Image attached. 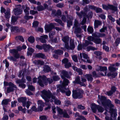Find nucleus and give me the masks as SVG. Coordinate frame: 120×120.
I'll return each instance as SVG.
<instances>
[{"instance_id":"1","label":"nucleus","mask_w":120,"mask_h":120,"mask_svg":"<svg viewBox=\"0 0 120 120\" xmlns=\"http://www.w3.org/2000/svg\"><path fill=\"white\" fill-rule=\"evenodd\" d=\"M62 74V75L61 76V77L64 79V80L62 85H59L57 86V93H58L60 91L62 93H65L66 95L69 96L70 95L71 92L68 88L66 89L65 87L68 85V83H69V81L68 79L65 78L64 77L68 79L70 78V77L68 72L66 71H63Z\"/></svg>"},{"instance_id":"2","label":"nucleus","mask_w":120,"mask_h":120,"mask_svg":"<svg viewBox=\"0 0 120 120\" xmlns=\"http://www.w3.org/2000/svg\"><path fill=\"white\" fill-rule=\"evenodd\" d=\"M86 19L83 17L81 21L79 23L78 20L76 19L74 20V26L72 28L74 29V33L75 34H80L82 32V29H83L85 31H86V26L84 25L86 22Z\"/></svg>"},{"instance_id":"3","label":"nucleus","mask_w":120,"mask_h":120,"mask_svg":"<svg viewBox=\"0 0 120 120\" xmlns=\"http://www.w3.org/2000/svg\"><path fill=\"white\" fill-rule=\"evenodd\" d=\"M41 96L42 98L47 102L50 101L51 102L53 101L52 99L55 98V96L53 95L49 90H44L41 91Z\"/></svg>"},{"instance_id":"4","label":"nucleus","mask_w":120,"mask_h":120,"mask_svg":"<svg viewBox=\"0 0 120 120\" xmlns=\"http://www.w3.org/2000/svg\"><path fill=\"white\" fill-rule=\"evenodd\" d=\"M102 105L105 107L106 110L107 111L106 107H109L110 108V112L112 113L113 111V108L114 107V105L112 103L111 101L109 100H106V98L105 97L101 96L100 98Z\"/></svg>"},{"instance_id":"5","label":"nucleus","mask_w":120,"mask_h":120,"mask_svg":"<svg viewBox=\"0 0 120 120\" xmlns=\"http://www.w3.org/2000/svg\"><path fill=\"white\" fill-rule=\"evenodd\" d=\"M38 82L39 85L41 87L44 86V84L47 85L48 82L49 84H51L53 82V79L50 78L46 79V76H40L38 78Z\"/></svg>"},{"instance_id":"6","label":"nucleus","mask_w":120,"mask_h":120,"mask_svg":"<svg viewBox=\"0 0 120 120\" xmlns=\"http://www.w3.org/2000/svg\"><path fill=\"white\" fill-rule=\"evenodd\" d=\"M83 92L81 90H73L72 91L73 97L74 99H80L82 98Z\"/></svg>"},{"instance_id":"7","label":"nucleus","mask_w":120,"mask_h":120,"mask_svg":"<svg viewBox=\"0 0 120 120\" xmlns=\"http://www.w3.org/2000/svg\"><path fill=\"white\" fill-rule=\"evenodd\" d=\"M79 59H81L84 62H87L89 63H91V61L90 60L89 57L87 54L85 53H80L79 57Z\"/></svg>"},{"instance_id":"8","label":"nucleus","mask_w":120,"mask_h":120,"mask_svg":"<svg viewBox=\"0 0 120 120\" xmlns=\"http://www.w3.org/2000/svg\"><path fill=\"white\" fill-rule=\"evenodd\" d=\"M17 50L14 49L10 50V52L15 58L18 59L19 57V55L18 53V51L21 50L22 48L18 46L17 47Z\"/></svg>"},{"instance_id":"9","label":"nucleus","mask_w":120,"mask_h":120,"mask_svg":"<svg viewBox=\"0 0 120 120\" xmlns=\"http://www.w3.org/2000/svg\"><path fill=\"white\" fill-rule=\"evenodd\" d=\"M13 11L15 15L17 16L19 15L22 14V10L21 8V5H16Z\"/></svg>"},{"instance_id":"10","label":"nucleus","mask_w":120,"mask_h":120,"mask_svg":"<svg viewBox=\"0 0 120 120\" xmlns=\"http://www.w3.org/2000/svg\"><path fill=\"white\" fill-rule=\"evenodd\" d=\"M84 12L81 11L80 12H76V14L80 19L82 18V16L85 17L86 16L87 13L86 12L89 10L88 7L87 6H86L84 8Z\"/></svg>"},{"instance_id":"11","label":"nucleus","mask_w":120,"mask_h":120,"mask_svg":"<svg viewBox=\"0 0 120 120\" xmlns=\"http://www.w3.org/2000/svg\"><path fill=\"white\" fill-rule=\"evenodd\" d=\"M65 47L68 50H73L75 47V45L73 41H71L70 43V46L68 44H65Z\"/></svg>"},{"instance_id":"12","label":"nucleus","mask_w":120,"mask_h":120,"mask_svg":"<svg viewBox=\"0 0 120 120\" xmlns=\"http://www.w3.org/2000/svg\"><path fill=\"white\" fill-rule=\"evenodd\" d=\"M26 82V79L23 78H22L21 79H18L16 81V83L19 84V86L23 88H24L26 87V85L23 83Z\"/></svg>"},{"instance_id":"13","label":"nucleus","mask_w":120,"mask_h":120,"mask_svg":"<svg viewBox=\"0 0 120 120\" xmlns=\"http://www.w3.org/2000/svg\"><path fill=\"white\" fill-rule=\"evenodd\" d=\"M56 109L58 113L60 115H63L64 117L67 118L69 117V116L67 113L66 110H64L63 111L62 109L58 107H57Z\"/></svg>"},{"instance_id":"14","label":"nucleus","mask_w":120,"mask_h":120,"mask_svg":"<svg viewBox=\"0 0 120 120\" xmlns=\"http://www.w3.org/2000/svg\"><path fill=\"white\" fill-rule=\"evenodd\" d=\"M73 83L74 84H79L80 85L85 86L86 85L85 84L81 81L80 77L79 76H77L76 77L75 81H73Z\"/></svg>"},{"instance_id":"15","label":"nucleus","mask_w":120,"mask_h":120,"mask_svg":"<svg viewBox=\"0 0 120 120\" xmlns=\"http://www.w3.org/2000/svg\"><path fill=\"white\" fill-rule=\"evenodd\" d=\"M43 49L44 51L45 52H47L49 49H53V48L51 46L47 45L46 44H43L42 45Z\"/></svg>"},{"instance_id":"16","label":"nucleus","mask_w":120,"mask_h":120,"mask_svg":"<svg viewBox=\"0 0 120 120\" xmlns=\"http://www.w3.org/2000/svg\"><path fill=\"white\" fill-rule=\"evenodd\" d=\"M48 36L46 35L41 36L40 37L38 38L40 41L41 42L43 43H45L46 42V39L48 38Z\"/></svg>"},{"instance_id":"17","label":"nucleus","mask_w":120,"mask_h":120,"mask_svg":"<svg viewBox=\"0 0 120 120\" xmlns=\"http://www.w3.org/2000/svg\"><path fill=\"white\" fill-rule=\"evenodd\" d=\"M53 27L54 25L52 23H51L46 25L45 27V29L47 32H49L52 30Z\"/></svg>"},{"instance_id":"18","label":"nucleus","mask_w":120,"mask_h":120,"mask_svg":"<svg viewBox=\"0 0 120 120\" xmlns=\"http://www.w3.org/2000/svg\"><path fill=\"white\" fill-rule=\"evenodd\" d=\"M27 100L26 98L24 97H21L19 98L18 99V102H21L22 103L23 106H25V102Z\"/></svg>"},{"instance_id":"19","label":"nucleus","mask_w":120,"mask_h":120,"mask_svg":"<svg viewBox=\"0 0 120 120\" xmlns=\"http://www.w3.org/2000/svg\"><path fill=\"white\" fill-rule=\"evenodd\" d=\"M15 87H14L13 86H9L8 87L7 90V92L8 93H9L11 92H13L14 90V88L17 89V87L16 85H14Z\"/></svg>"},{"instance_id":"20","label":"nucleus","mask_w":120,"mask_h":120,"mask_svg":"<svg viewBox=\"0 0 120 120\" xmlns=\"http://www.w3.org/2000/svg\"><path fill=\"white\" fill-rule=\"evenodd\" d=\"M22 8L24 9V11L26 15H28L29 14V11L30 10L29 8L25 5H22Z\"/></svg>"},{"instance_id":"21","label":"nucleus","mask_w":120,"mask_h":120,"mask_svg":"<svg viewBox=\"0 0 120 120\" xmlns=\"http://www.w3.org/2000/svg\"><path fill=\"white\" fill-rule=\"evenodd\" d=\"M35 56L36 57L40 58L43 59H45L46 58V56L44 54L41 53L36 54L35 55Z\"/></svg>"},{"instance_id":"22","label":"nucleus","mask_w":120,"mask_h":120,"mask_svg":"<svg viewBox=\"0 0 120 120\" xmlns=\"http://www.w3.org/2000/svg\"><path fill=\"white\" fill-rule=\"evenodd\" d=\"M69 38V36L67 35L63 37L62 39V40L64 42L65 44H68Z\"/></svg>"},{"instance_id":"23","label":"nucleus","mask_w":120,"mask_h":120,"mask_svg":"<svg viewBox=\"0 0 120 120\" xmlns=\"http://www.w3.org/2000/svg\"><path fill=\"white\" fill-rule=\"evenodd\" d=\"M11 31L12 32H19V28L17 26H12L11 27Z\"/></svg>"},{"instance_id":"24","label":"nucleus","mask_w":120,"mask_h":120,"mask_svg":"<svg viewBox=\"0 0 120 120\" xmlns=\"http://www.w3.org/2000/svg\"><path fill=\"white\" fill-rule=\"evenodd\" d=\"M85 76L87 78L89 82H91L92 81L93 78L91 75L86 74L85 75Z\"/></svg>"},{"instance_id":"25","label":"nucleus","mask_w":120,"mask_h":120,"mask_svg":"<svg viewBox=\"0 0 120 120\" xmlns=\"http://www.w3.org/2000/svg\"><path fill=\"white\" fill-rule=\"evenodd\" d=\"M5 16L6 18L8 19L10 17V9L9 8H7V11L5 13Z\"/></svg>"},{"instance_id":"26","label":"nucleus","mask_w":120,"mask_h":120,"mask_svg":"<svg viewBox=\"0 0 120 120\" xmlns=\"http://www.w3.org/2000/svg\"><path fill=\"white\" fill-rule=\"evenodd\" d=\"M93 43L90 41L85 40V42L83 44V47H86L89 45H93Z\"/></svg>"},{"instance_id":"27","label":"nucleus","mask_w":120,"mask_h":120,"mask_svg":"<svg viewBox=\"0 0 120 120\" xmlns=\"http://www.w3.org/2000/svg\"><path fill=\"white\" fill-rule=\"evenodd\" d=\"M43 68V70L45 72H48L51 70L50 67L48 65H45Z\"/></svg>"},{"instance_id":"28","label":"nucleus","mask_w":120,"mask_h":120,"mask_svg":"<svg viewBox=\"0 0 120 120\" xmlns=\"http://www.w3.org/2000/svg\"><path fill=\"white\" fill-rule=\"evenodd\" d=\"M98 105H95V104H92V106L91 107V108L93 112L94 113H95L97 110V108Z\"/></svg>"},{"instance_id":"29","label":"nucleus","mask_w":120,"mask_h":120,"mask_svg":"<svg viewBox=\"0 0 120 120\" xmlns=\"http://www.w3.org/2000/svg\"><path fill=\"white\" fill-rule=\"evenodd\" d=\"M33 63L36 65L40 64L43 65L44 64V62L40 60H35L33 61Z\"/></svg>"},{"instance_id":"30","label":"nucleus","mask_w":120,"mask_h":120,"mask_svg":"<svg viewBox=\"0 0 120 120\" xmlns=\"http://www.w3.org/2000/svg\"><path fill=\"white\" fill-rule=\"evenodd\" d=\"M101 41V39L99 38H94V42L96 44H100Z\"/></svg>"},{"instance_id":"31","label":"nucleus","mask_w":120,"mask_h":120,"mask_svg":"<svg viewBox=\"0 0 120 120\" xmlns=\"http://www.w3.org/2000/svg\"><path fill=\"white\" fill-rule=\"evenodd\" d=\"M102 24L101 21L98 20H95L94 21L95 26L97 27L98 26L101 25Z\"/></svg>"},{"instance_id":"32","label":"nucleus","mask_w":120,"mask_h":120,"mask_svg":"<svg viewBox=\"0 0 120 120\" xmlns=\"http://www.w3.org/2000/svg\"><path fill=\"white\" fill-rule=\"evenodd\" d=\"M109 7V9H110L114 11H116L117 10V7L114 6L112 5H110Z\"/></svg>"},{"instance_id":"33","label":"nucleus","mask_w":120,"mask_h":120,"mask_svg":"<svg viewBox=\"0 0 120 120\" xmlns=\"http://www.w3.org/2000/svg\"><path fill=\"white\" fill-rule=\"evenodd\" d=\"M4 86H7L8 85L9 86H13L14 87H15V86H14V84L11 82L8 83L7 82H4Z\"/></svg>"},{"instance_id":"34","label":"nucleus","mask_w":120,"mask_h":120,"mask_svg":"<svg viewBox=\"0 0 120 120\" xmlns=\"http://www.w3.org/2000/svg\"><path fill=\"white\" fill-rule=\"evenodd\" d=\"M28 40L30 43H33L34 42L35 38L34 37L31 36L28 38Z\"/></svg>"},{"instance_id":"35","label":"nucleus","mask_w":120,"mask_h":120,"mask_svg":"<svg viewBox=\"0 0 120 120\" xmlns=\"http://www.w3.org/2000/svg\"><path fill=\"white\" fill-rule=\"evenodd\" d=\"M9 101V99H6L3 100L1 102V104L2 105H7Z\"/></svg>"},{"instance_id":"36","label":"nucleus","mask_w":120,"mask_h":120,"mask_svg":"<svg viewBox=\"0 0 120 120\" xmlns=\"http://www.w3.org/2000/svg\"><path fill=\"white\" fill-rule=\"evenodd\" d=\"M54 52L55 53L59 55H61L63 54V51L60 50H56L54 51Z\"/></svg>"},{"instance_id":"37","label":"nucleus","mask_w":120,"mask_h":120,"mask_svg":"<svg viewBox=\"0 0 120 120\" xmlns=\"http://www.w3.org/2000/svg\"><path fill=\"white\" fill-rule=\"evenodd\" d=\"M99 69L101 71H106L107 70V68L105 66H99Z\"/></svg>"},{"instance_id":"38","label":"nucleus","mask_w":120,"mask_h":120,"mask_svg":"<svg viewBox=\"0 0 120 120\" xmlns=\"http://www.w3.org/2000/svg\"><path fill=\"white\" fill-rule=\"evenodd\" d=\"M15 39L17 40L18 39H19L23 42L24 41V40L22 36H21L16 37L15 38Z\"/></svg>"},{"instance_id":"39","label":"nucleus","mask_w":120,"mask_h":120,"mask_svg":"<svg viewBox=\"0 0 120 120\" xmlns=\"http://www.w3.org/2000/svg\"><path fill=\"white\" fill-rule=\"evenodd\" d=\"M97 109L98 112H103L104 110L102 107L99 105H98Z\"/></svg>"},{"instance_id":"40","label":"nucleus","mask_w":120,"mask_h":120,"mask_svg":"<svg viewBox=\"0 0 120 120\" xmlns=\"http://www.w3.org/2000/svg\"><path fill=\"white\" fill-rule=\"evenodd\" d=\"M37 10L39 11H41L44 10L43 6L42 5L38 6L37 7Z\"/></svg>"},{"instance_id":"41","label":"nucleus","mask_w":120,"mask_h":120,"mask_svg":"<svg viewBox=\"0 0 120 120\" xmlns=\"http://www.w3.org/2000/svg\"><path fill=\"white\" fill-rule=\"evenodd\" d=\"M88 32L90 34H92L93 32V29L91 26H89L87 29Z\"/></svg>"},{"instance_id":"42","label":"nucleus","mask_w":120,"mask_h":120,"mask_svg":"<svg viewBox=\"0 0 120 120\" xmlns=\"http://www.w3.org/2000/svg\"><path fill=\"white\" fill-rule=\"evenodd\" d=\"M113 111H114V110H113ZM114 111L112 113H111L110 112V110L108 112H110L111 114V118H110L108 116H106L105 117V119L106 120H113L112 118V114Z\"/></svg>"},{"instance_id":"43","label":"nucleus","mask_w":120,"mask_h":120,"mask_svg":"<svg viewBox=\"0 0 120 120\" xmlns=\"http://www.w3.org/2000/svg\"><path fill=\"white\" fill-rule=\"evenodd\" d=\"M55 20L56 22L59 23L61 25L63 26L64 23L62 22L61 20L59 19H55Z\"/></svg>"},{"instance_id":"44","label":"nucleus","mask_w":120,"mask_h":120,"mask_svg":"<svg viewBox=\"0 0 120 120\" xmlns=\"http://www.w3.org/2000/svg\"><path fill=\"white\" fill-rule=\"evenodd\" d=\"M28 89L32 91L35 90V88L32 85H28Z\"/></svg>"},{"instance_id":"45","label":"nucleus","mask_w":120,"mask_h":120,"mask_svg":"<svg viewBox=\"0 0 120 120\" xmlns=\"http://www.w3.org/2000/svg\"><path fill=\"white\" fill-rule=\"evenodd\" d=\"M25 106H23L24 107H26L27 109H28L30 105V104H31V102L30 101H28L26 102H25Z\"/></svg>"},{"instance_id":"46","label":"nucleus","mask_w":120,"mask_h":120,"mask_svg":"<svg viewBox=\"0 0 120 120\" xmlns=\"http://www.w3.org/2000/svg\"><path fill=\"white\" fill-rule=\"evenodd\" d=\"M95 10L97 13H101L102 12V9L98 7H96Z\"/></svg>"},{"instance_id":"47","label":"nucleus","mask_w":120,"mask_h":120,"mask_svg":"<svg viewBox=\"0 0 120 120\" xmlns=\"http://www.w3.org/2000/svg\"><path fill=\"white\" fill-rule=\"evenodd\" d=\"M73 60L75 62H78V59L77 56L76 55H74L72 56Z\"/></svg>"},{"instance_id":"48","label":"nucleus","mask_w":120,"mask_h":120,"mask_svg":"<svg viewBox=\"0 0 120 120\" xmlns=\"http://www.w3.org/2000/svg\"><path fill=\"white\" fill-rule=\"evenodd\" d=\"M67 19L66 16L64 15H62L61 16V19L64 22H66L67 20V19Z\"/></svg>"},{"instance_id":"49","label":"nucleus","mask_w":120,"mask_h":120,"mask_svg":"<svg viewBox=\"0 0 120 120\" xmlns=\"http://www.w3.org/2000/svg\"><path fill=\"white\" fill-rule=\"evenodd\" d=\"M33 18V16L28 15H26L24 16V18L27 20H28L30 19H32Z\"/></svg>"},{"instance_id":"50","label":"nucleus","mask_w":120,"mask_h":120,"mask_svg":"<svg viewBox=\"0 0 120 120\" xmlns=\"http://www.w3.org/2000/svg\"><path fill=\"white\" fill-rule=\"evenodd\" d=\"M53 100H54V103L55 104L57 105H60L61 104V101L59 100L56 99L55 97V99Z\"/></svg>"},{"instance_id":"51","label":"nucleus","mask_w":120,"mask_h":120,"mask_svg":"<svg viewBox=\"0 0 120 120\" xmlns=\"http://www.w3.org/2000/svg\"><path fill=\"white\" fill-rule=\"evenodd\" d=\"M109 70L111 72H113L116 71V69L115 68L112 66H110L108 68Z\"/></svg>"},{"instance_id":"52","label":"nucleus","mask_w":120,"mask_h":120,"mask_svg":"<svg viewBox=\"0 0 120 120\" xmlns=\"http://www.w3.org/2000/svg\"><path fill=\"white\" fill-rule=\"evenodd\" d=\"M38 105H40L42 106H45L44 103L41 100H39L38 101Z\"/></svg>"},{"instance_id":"53","label":"nucleus","mask_w":120,"mask_h":120,"mask_svg":"<svg viewBox=\"0 0 120 120\" xmlns=\"http://www.w3.org/2000/svg\"><path fill=\"white\" fill-rule=\"evenodd\" d=\"M8 59H9L11 60H12L14 61H16V59L15 57H14L10 56L9 57H8L7 58Z\"/></svg>"},{"instance_id":"54","label":"nucleus","mask_w":120,"mask_h":120,"mask_svg":"<svg viewBox=\"0 0 120 120\" xmlns=\"http://www.w3.org/2000/svg\"><path fill=\"white\" fill-rule=\"evenodd\" d=\"M55 31H51L49 34V37L50 38H52L53 37V35H55Z\"/></svg>"},{"instance_id":"55","label":"nucleus","mask_w":120,"mask_h":120,"mask_svg":"<svg viewBox=\"0 0 120 120\" xmlns=\"http://www.w3.org/2000/svg\"><path fill=\"white\" fill-rule=\"evenodd\" d=\"M67 25L68 26L70 27V26H71L72 25V22L71 20H67Z\"/></svg>"},{"instance_id":"56","label":"nucleus","mask_w":120,"mask_h":120,"mask_svg":"<svg viewBox=\"0 0 120 120\" xmlns=\"http://www.w3.org/2000/svg\"><path fill=\"white\" fill-rule=\"evenodd\" d=\"M71 66V65L70 62H68L64 65L65 67L67 68H68Z\"/></svg>"},{"instance_id":"57","label":"nucleus","mask_w":120,"mask_h":120,"mask_svg":"<svg viewBox=\"0 0 120 120\" xmlns=\"http://www.w3.org/2000/svg\"><path fill=\"white\" fill-rule=\"evenodd\" d=\"M88 49H89L90 50L93 51L97 50L98 49L97 48H95L92 46H89L87 48V50L88 51L89 50H88Z\"/></svg>"},{"instance_id":"58","label":"nucleus","mask_w":120,"mask_h":120,"mask_svg":"<svg viewBox=\"0 0 120 120\" xmlns=\"http://www.w3.org/2000/svg\"><path fill=\"white\" fill-rule=\"evenodd\" d=\"M52 78L53 80L55 81H57L59 80L60 79L59 77L57 75L54 76L52 77Z\"/></svg>"},{"instance_id":"59","label":"nucleus","mask_w":120,"mask_h":120,"mask_svg":"<svg viewBox=\"0 0 120 120\" xmlns=\"http://www.w3.org/2000/svg\"><path fill=\"white\" fill-rule=\"evenodd\" d=\"M94 37L91 36H89L87 37V39L89 41H94Z\"/></svg>"},{"instance_id":"60","label":"nucleus","mask_w":120,"mask_h":120,"mask_svg":"<svg viewBox=\"0 0 120 120\" xmlns=\"http://www.w3.org/2000/svg\"><path fill=\"white\" fill-rule=\"evenodd\" d=\"M109 5H105L103 4L102 5V7L104 9L107 10L109 9Z\"/></svg>"},{"instance_id":"61","label":"nucleus","mask_w":120,"mask_h":120,"mask_svg":"<svg viewBox=\"0 0 120 120\" xmlns=\"http://www.w3.org/2000/svg\"><path fill=\"white\" fill-rule=\"evenodd\" d=\"M103 49L107 52H109V48L108 46L105 45H103Z\"/></svg>"},{"instance_id":"62","label":"nucleus","mask_w":120,"mask_h":120,"mask_svg":"<svg viewBox=\"0 0 120 120\" xmlns=\"http://www.w3.org/2000/svg\"><path fill=\"white\" fill-rule=\"evenodd\" d=\"M38 22L37 21L34 22L33 23V26L35 28H36L38 26Z\"/></svg>"},{"instance_id":"63","label":"nucleus","mask_w":120,"mask_h":120,"mask_svg":"<svg viewBox=\"0 0 120 120\" xmlns=\"http://www.w3.org/2000/svg\"><path fill=\"white\" fill-rule=\"evenodd\" d=\"M120 42V38H118L116 39V41H115V43L116 44V46L118 45L119 44Z\"/></svg>"},{"instance_id":"64","label":"nucleus","mask_w":120,"mask_h":120,"mask_svg":"<svg viewBox=\"0 0 120 120\" xmlns=\"http://www.w3.org/2000/svg\"><path fill=\"white\" fill-rule=\"evenodd\" d=\"M25 92L27 94L29 95H31L33 94V93L28 89L26 90Z\"/></svg>"}]
</instances>
